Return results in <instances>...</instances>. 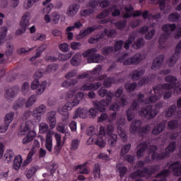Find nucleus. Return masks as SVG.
<instances>
[{
	"mask_svg": "<svg viewBox=\"0 0 181 181\" xmlns=\"http://www.w3.org/2000/svg\"><path fill=\"white\" fill-rule=\"evenodd\" d=\"M112 132H114V125L112 124H107L106 129L105 127L101 126L98 134L95 132V129L93 127H90L88 129V134L91 136L92 142H94L99 148L105 146V134L110 136V135L115 134Z\"/></svg>",
	"mask_w": 181,
	"mask_h": 181,
	"instance_id": "f257e3e1",
	"label": "nucleus"
},
{
	"mask_svg": "<svg viewBox=\"0 0 181 181\" xmlns=\"http://www.w3.org/2000/svg\"><path fill=\"white\" fill-rule=\"evenodd\" d=\"M176 149V141H172L169 144L168 146L165 148V151L160 153L156 152L158 151V146H150L148 153H151V159L153 160H163L165 158H169L170 153L175 152Z\"/></svg>",
	"mask_w": 181,
	"mask_h": 181,
	"instance_id": "f03ea898",
	"label": "nucleus"
},
{
	"mask_svg": "<svg viewBox=\"0 0 181 181\" xmlns=\"http://www.w3.org/2000/svg\"><path fill=\"white\" fill-rule=\"evenodd\" d=\"M162 107H163V102L157 103L155 105L156 109H153L152 105H148L146 107H141L139 114L140 117H142L143 118H146V119H153V118H155L156 116L158 115V113L159 112L158 110H160Z\"/></svg>",
	"mask_w": 181,
	"mask_h": 181,
	"instance_id": "7ed1b4c3",
	"label": "nucleus"
},
{
	"mask_svg": "<svg viewBox=\"0 0 181 181\" xmlns=\"http://www.w3.org/2000/svg\"><path fill=\"white\" fill-rule=\"evenodd\" d=\"M18 134L19 136H23L26 135L22 140V144H23V145H26V144L32 142L33 139L36 136V132H35V130L30 129L29 124L25 123L21 124Z\"/></svg>",
	"mask_w": 181,
	"mask_h": 181,
	"instance_id": "20e7f679",
	"label": "nucleus"
},
{
	"mask_svg": "<svg viewBox=\"0 0 181 181\" xmlns=\"http://www.w3.org/2000/svg\"><path fill=\"white\" fill-rule=\"evenodd\" d=\"M131 134H138L139 136H145L149 132V126L148 124L142 127V122L141 120H134L130 127Z\"/></svg>",
	"mask_w": 181,
	"mask_h": 181,
	"instance_id": "39448f33",
	"label": "nucleus"
},
{
	"mask_svg": "<svg viewBox=\"0 0 181 181\" xmlns=\"http://www.w3.org/2000/svg\"><path fill=\"white\" fill-rule=\"evenodd\" d=\"M175 30H176V24L175 23L173 24L167 23L162 26L163 32H165V33L166 34H162L158 40L159 49H165V43H166V40H168V37H169V35H170V30L171 32H175Z\"/></svg>",
	"mask_w": 181,
	"mask_h": 181,
	"instance_id": "423d86ee",
	"label": "nucleus"
},
{
	"mask_svg": "<svg viewBox=\"0 0 181 181\" xmlns=\"http://www.w3.org/2000/svg\"><path fill=\"white\" fill-rule=\"evenodd\" d=\"M127 56L128 54L127 53L122 54L121 57L117 58V62H118V63H123L124 66H131L132 64H139L142 61V54H141V53H137L133 57L127 59Z\"/></svg>",
	"mask_w": 181,
	"mask_h": 181,
	"instance_id": "0eeeda50",
	"label": "nucleus"
},
{
	"mask_svg": "<svg viewBox=\"0 0 181 181\" xmlns=\"http://www.w3.org/2000/svg\"><path fill=\"white\" fill-rule=\"evenodd\" d=\"M158 170H159V165H155L150 168H145L143 170H137L130 175V177L132 179H138L139 177H144L146 175L152 176V175H153V173H156Z\"/></svg>",
	"mask_w": 181,
	"mask_h": 181,
	"instance_id": "6e6552de",
	"label": "nucleus"
},
{
	"mask_svg": "<svg viewBox=\"0 0 181 181\" xmlns=\"http://www.w3.org/2000/svg\"><path fill=\"white\" fill-rule=\"evenodd\" d=\"M98 49L97 48H91L83 53V57H87L88 63H101L104 60V57L100 54H97Z\"/></svg>",
	"mask_w": 181,
	"mask_h": 181,
	"instance_id": "1a4fd4ad",
	"label": "nucleus"
},
{
	"mask_svg": "<svg viewBox=\"0 0 181 181\" xmlns=\"http://www.w3.org/2000/svg\"><path fill=\"white\" fill-rule=\"evenodd\" d=\"M164 80L169 83L157 85L153 88L154 93H158L160 91V88H163L164 90H172V88H175V87H176V81H177V78H176L175 76L168 75L165 77Z\"/></svg>",
	"mask_w": 181,
	"mask_h": 181,
	"instance_id": "9d476101",
	"label": "nucleus"
},
{
	"mask_svg": "<svg viewBox=\"0 0 181 181\" xmlns=\"http://www.w3.org/2000/svg\"><path fill=\"white\" fill-rule=\"evenodd\" d=\"M100 5V3L98 2V0H90L86 4V9L82 10L80 11L81 16H83V18H88L89 16H91V15H93L94 12H95V10L97 9V6Z\"/></svg>",
	"mask_w": 181,
	"mask_h": 181,
	"instance_id": "9b49d317",
	"label": "nucleus"
},
{
	"mask_svg": "<svg viewBox=\"0 0 181 181\" xmlns=\"http://www.w3.org/2000/svg\"><path fill=\"white\" fill-rule=\"evenodd\" d=\"M122 93H124V88L122 87L118 88V89L115 93H112V91L111 90L108 91L107 90V89L104 88H100L98 91V94L99 97H102V98L106 97V100H107V95H108V94H112L111 101H112L113 97H115V98H119V97L122 95Z\"/></svg>",
	"mask_w": 181,
	"mask_h": 181,
	"instance_id": "f8f14e48",
	"label": "nucleus"
},
{
	"mask_svg": "<svg viewBox=\"0 0 181 181\" xmlns=\"http://www.w3.org/2000/svg\"><path fill=\"white\" fill-rule=\"evenodd\" d=\"M111 93H108L107 95V99L94 102L93 105L95 110L100 112H104L105 111V107H108L111 104Z\"/></svg>",
	"mask_w": 181,
	"mask_h": 181,
	"instance_id": "ddd939ff",
	"label": "nucleus"
},
{
	"mask_svg": "<svg viewBox=\"0 0 181 181\" xmlns=\"http://www.w3.org/2000/svg\"><path fill=\"white\" fill-rule=\"evenodd\" d=\"M47 87V82L46 81H42L41 83H39V79L34 78L31 83V90H36V94L40 95L45 93V90Z\"/></svg>",
	"mask_w": 181,
	"mask_h": 181,
	"instance_id": "4468645a",
	"label": "nucleus"
},
{
	"mask_svg": "<svg viewBox=\"0 0 181 181\" xmlns=\"http://www.w3.org/2000/svg\"><path fill=\"white\" fill-rule=\"evenodd\" d=\"M138 107H139V103L138 100H134L130 106V108H129L127 111L128 121H132V119H134L135 117V112L138 111Z\"/></svg>",
	"mask_w": 181,
	"mask_h": 181,
	"instance_id": "2eb2a0df",
	"label": "nucleus"
},
{
	"mask_svg": "<svg viewBox=\"0 0 181 181\" xmlns=\"http://www.w3.org/2000/svg\"><path fill=\"white\" fill-rule=\"evenodd\" d=\"M73 54V52H71L68 54H59L58 56V60H59V62H67V60H69V59H70ZM46 60L47 62H57V57L54 56H48L47 57Z\"/></svg>",
	"mask_w": 181,
	"mask_h": 181,
	"instance_id": "dca6fc26",
	"label": "nucleus"
},
{
	"mask_svg": "<svg viewBox=\"0 0 181 181\" xmlns=\"http://www.w3.org/2000/svg\"><path fill=\"white\" fill-rule=\"evenodd\" d=\"M181 53V40L177 43L175 47V54L170 57L169 61L170 67H173L176 64V62L179 59Z\"/></svg>",
	"mask_w": 181,
	"mask_h": 181,
	"instance_id": "f3484780",
	"label": "nucleus"
},
{
	"mask_svg": "<svg viewBox=\"0 0 181 181\" xmlns=\"http://www.w3.org/2000/svg\"><path fill=\"white\" fill-rule=\"evenodd\" d=\"M158 100H159V97L156 95L146 98L145 100V95L142 93H139L137 98L138 103H146V104H153L156 103Z\"/></svg>",
	"mask_w": 181,
	"mask_h": 181,
	"instance_id": "a211bd4d",
	"label": "nucleus"
},
{
	"mask_svg": "<svg viewBox=\"0 0 181 181\" xmlns=\"http://www.w3.org/2000/svg\"><path fill=\"white\" fill-rule=\"evenodd\" d=\"M101 86H103L101 82L86 83L81 87V91H91V90L95 91L98 90Z\"/></svg>",
	"mask_w": 181,
	"mask_h": 181,
	"instance_id": "6ab92c4d",
	"label": "nucleus"
},
{
	"mask_svg": "<svg viewBox=\"0 0 181 181\" xmlns=\"http://www.w3.org/2000/svg\"><path fill=\"white\" fill-rule=\"evenodd\" d=\"M45 112H46V105H40L33 111L32 115L33 118H35L37 121H40V119H42V115H43Z\"/></svg>",
	"mask_w": 181,
	"mask_h": 181,
	"instance_id": "aec40b11",
	"label": "nucleus"
},
{
	"mask_svg": "<svg viewBox=\"0 0 181 181\" xmlns=\"http://www.w3.org/2000/svg\"><path fill=\"white\" fill-rule=\"evenodd\" d=\"M105 35H107V28H105L103 32L97 34L95 37H90L88 39V43L95 45V43H98L100 40H103L105 38Z\"/></svg>",
	"mask_w": 181,
	"mask_h": 181,
	"instance_id": "412c9836",
	"label": "nucleus"
},
{
	"mask_svg": "<svg viewBox=\"0 0 181 181\" xmlns=\"http://www.w3.org/2000/svg\"><path fill=\"white\" fill-rule=\"evenodd\" d=\"M180 160H177L170 164L168 169L172 170L174 173V176L181 175V164Z\"/></svg>",
	"mask_w": 181,
	"mask_h": 181,
	"instance_id": "4be33fe9",
	"label": "nucleus"
},
{
	"mask_svg": "<svg viewBox=\"0 0 181 181\" xmlns=\"http://www.w3.org/2000/svg\"><path fill=\"white\" fill-rule=\"evenodd\" d=\"M79 9H80L79 4L76 3L74 4H71L66 9V15L70 18H73V16H76V15H77Z\"/></svg>",
	"mask_w": 181,
	"mask_h": 181,
	"instance_id": "5701e85b",
	"label": "nucleus"
},
{
	"mask_svg": "<svg viewBox=\"0 0 181 181\" xmlns=\"http://www.w3.org/2000/svg\"><path fill=\"white\" fill-rule=\"evenodd\" d=\"M18 93H19V87L18 86H14L6 90L4 95L5 98L11 100V98H13V97H16L18 95Z\"/></svg>",
	"mask_w": 181,
	"mask_h": 181,
	"instance_id": "b1692460",
	"label": "nucleus"
},
{
	"mask_svg": "<svg viewBox=\"0 0 181 181\" xmlns=\"http://www.w3.org/2000/svg\"><path fill=\"white\" fill-rule=\"evenodd\" d=\"M100 28H101V25H95L88 27L83 31H80L79 36L81 37H86V36H88V35H91L93 32H95V30H98Z\"/></svg>",
	"mask_w": 181,
	"mask_h": 181,
	"instance_id": "393cba45",
	"label": "nucleus"
},
{
	"mask_svg": "<svg viewBox=\"0 0 181 181\" xmlns=\"http://www.w3.org/2000/svg\"><path fill=\"white\" fill-rule=\"evenodd\" d=\"M163 60H165V56H163V54L159 55L158 57L154 59L151 66L152 70H159V69L162 67Z\"/></svg>",
	"mask_w": 181,
	"mask_h": 181,
	"instance_id": "a878e982",
	"label": "nucleus"
},
{
	"mask_svg": "<svg viewBox=\"0 0 181 181\" xmlns=\"http://www.w3.org/2000/svg\"><path fill=\"white\" fill-rule=\"evenodd\" d=\"M88 114V110L87 108L78 107L76 112L74 115L73 116V119H77V118H82L83 119H86L87 115Z\"/></svg>",
	"mask_w": 181,
	"mask_h": 181,
	"instance_id": "bb28decb",
	"label": "nucleus"
},
{
	"mask_svg": "<svg viewBox=\"0 0 181 181\" xmlns=\"http://www.w3.org/2000/svg\"><path fill=\"white\" fill-rule=\"evenodd\" d=\"M47 122L51 129L56 128L57 124V121L56 120V112L52 111L47 114Z\"/></svg>",
	"mask_w": 181,
	"mask_h": 181,
	"instance_id": "cd10ccee",
	"label": "nucleus"
},
{
	"mask_svg": "<svg viewBox=\"0 0 181 181\" xmlns=\"http://www.w3.org/2000/svg\"><path fill=\"white\" fill-rule=\"evenodd\" d=\"M30 19V13L26 12L23 16L21 21L20 22L21 27L23 29V30H26V28L29 25H30V23L29 22Z\"/></svg>",
	"mask_w": 181,
	"mask_h": 181,
	"instance_id": "c85d7f7f",
	"label": "nucleus"
},
{
	"mask_svg": "<svg viewBox=\"0 0 181 181\" xmlns=\"http://www.w3.org/2000/svg\"><path fill=\"white\" fill-rule=\"evenodd\" d=\"M69 111H70V110H63V107L59 111V114L61 115H62V123H61V124H63L64 125H65V127H67V125H69V124L70 122L69 120V118L70 117Z\"/></svg>",
	"mask_w": 181,
	"mask_h": 181,
	"instance_id": "c756f323",
	"label": "nucleus"
},
{
	"mask_svg": "<svg viewBox=\"0 0 181 181\" xmlns=\"http://www.w3.org/2000/svg\"><path fill=\"white\" fill-rule=\"evenodd\" d=\"M46 49H47V45L46 44H42L41 46H40L37 49L35 56L32 57L30 59V62H35V60H36L37 57H40V56H42V53H43V52L45 51Z\"/></svg>",
	"mask_w": 181,
	"mask_h": 181,
	"instance_id": "7c9ffc66",
	"label": "nucleus"
},
{
	"mask_svg": "<svg viewBox=\"0 0 181 181\" xmlns=\"http://www.w3.org/2000/svg\"><path fill=\"white\" fill-rule=\"evenodd\" d=\"M137 158H142V156H144V153L148 149V144H146V142H142L137 146Z\"/></svg>",
	"mask_w": 181,
	"mask_h": 181,
	"instance_id": "2f4dec72",
	"label": "nucleus"
},
{
	"mask_svg": "<svg viewBox=\"0 0 181 181\" xmlns=\"http://www.w3.org/2000/svg\"><path fill=\"white\" fill-rule=\"evenodd\" d=\"M55 138L57 141V146L54 148V153L55 155H59L60 151H62V135L56 134Z\"/></svg>",
	"mask_w": 181,
	"mask_h": 181,
	"instance_id": "473e14b6",
	"label": "nucleus"
},
{
	"mask_svg": "<svg viewBox=\"0 0 181 181\" xmlns=\"http://www.w3.org/2000/svg\"><path fill=\"white\" fill-rule=\"evenodd\" d=\"M45 148L48 152L53 151V137L49 134H47L46 136Z\"/></svg>",
	"mask_w": 181,
	"mask_h": 181,
	"instance_id": "72a5a7b5",
	"label": "nucleus"
},
{
	"mask_svg": "<svg viewBox=\"0 0 181 181\" xmlns=\"http://www.w3.org/2000/svg\"><path fill=\"white\" fill-rule=\"evenodd\" d=\"M78 104H80V99H77L75 97L72 102L66 103L65 105L62 107V108L63 110H68V111H71L73 107H76V105H78Z\"/></svg>",
	"mask_w": 181,
	"mask_h": 181,
	"instance_id": "f704fd0d",
	"label": "nucleus"
},
{
	"mask_svg": "<svg viewBox=\"0 0 181 181\" xmlns=\"http://www.w3.org/2000/svg\"><path fill=\"white\" fill-rule=\"evenodd\" d=\"M22 162H23V159H22V156L21 155L16 156L14 158L13 168L15 170H19V169H21Z\"/></svg>",
	"mask_w": 181,
	"mask_h": 181,
	"instance_id": "c9c22d12",
	"label": "nucleus"
},
{
	"mask_svg": "<svg viewBox=\"0 0 181 181\" xmlns=\"http://www.w3.org/2000/svg\"><path fill=\"white\" fill-rule=\"evenodd\" d=\"M8 35V28L7 27H1L0 28V46L3 43L6 42V36Z\"/></svg>",
	"mask_w": 181,
	"mask_h": 181,
	"instance_id": "e433bc0d",
	"label": "nucleus"
},
{
	"mask_svg": "<svg viewBox=\"0 0 181 181\" xmlns=\"http://www.w3.org/2000/svg\"><path fill=\"white\" fill-rule=\"evenodd\" d=\"M118 139V136L117 134H110L108 136L107 144L110 148H114L117 145V141Z\"/></svg>",
	"mask_w": 181,
	"mask_h": 181,
	"instance_id": "4c0bfd02",
	"label": "nucleus"
},
{
	"mask_svg": "<svg viewBox=\"0 0 181 181\" xmlns=\"http://www.w3.org/2000/svg\"><path fill=\"white\" fill-rule=\"evenodd\" d=\"M165 128H166L165 123H159L152 130L153 135H159L160 132H162Z\"/></svg>",
	"mask_w": 181,
	"mask_h": 181,
	"instance_id": "58836bf2",
	"label": "nucleus"
},
{
	"mask_svg": "<svg viewBox=\"0 0 181 181\" xmlns=\"http://www.w3.org/2000/svg\"><path fill=\"white\" fill-rule=\"evenodd\" d=\"M124 11L126 13L123 14V18L124 19H129V18H132V11H134V6L132 4L129 5V6H124Z\"/></svg>",
	"mask_w": 181,
	"mask_h": 181,
	"instance_id": "ea45409f",
	"label": "nucleus"
},
{
	"mask_svg": "<svg viewBox=\"0 0 181 181\" xmlns=\"http://www.w3.org/2000/svg\"><path fill=\"white\" fill-rule=\"evenodd\" d=\"M115 81H117L115 77L109 76L103 81V86L106 88H110V87H111L112 84H115Z\"/></svg>",
	"mask_w": 181,
	"mask_h": 181,
	"instance_id": "a19ab883",
	"label": "nucleus"
},
{
	"mask_svg": "<svg viewBox=\"0 0 181 181\" xmlns=\"http://www.w3.org/2000/svg\"><path fill=\"white\" fill-rule=\"evenodd\" d=\"M15 117V113L10 112L7 113L4 117V124L5 125L10 126L13 121V117Z\"/></svg>",
	"mask_w": 181,
	"mask_h": 181,
	"instance_id": "79ce46f5",
	"label": "nucleus"
},
{
	"mask_svg": "<svg viewBox=\"0 0 181 181\" xmlns=\"http://www.w3.org/2000/svg\"><path fill=\"white\" fill-rule=\"evenodd\" d=\"M15 157V153L12 150H7L4 156V159L6 162H11L13 160V158Z\"/></svg>",
	"mask_w": 181,
	"mask_h": 181,
	"instance_id": "37998d69",
	"label": "nucleus"
},
{
	"mask_svg": "<svg viewBox=\"0 0 181 181\" xmlns=\"http://www.w3.org/2000/svg\"><path fill=\"white\" fill-rule=\"evenodd\" d=\"M176 112V105H172L165 110V117L169 118Z\"/></svg>",
	"mask_w": 181,
	"mask_h": 181,
	"instance_id": "c03bdc74",
	"label": "nucleus"
},
{
	"mask_svg": "<svg viewBox=\"0 0 181 181\" xmlns=\"http://www.w3.org/2000/svg\"><path fill=\"white\" fill-rule=\"evenodd\" d=\"M36 100H37L36 95H31L25 103V107L30 108V107H32V105L36 103Z\"/></svg>",
	"mask_w": 181,
	"mask_h": 181,
	"instance_id": "a18cd8bd",
	"label": "nucleus"
},
{
	"mask_svg": "<svg viewBox=\"0 0 181 181\" xmlns=\"http://www.w3.org/2000/svg\"><path fill=\"white\" fill-rule=\"evenodd\" d=\"M131 146H132L131 144L123 145L121 148L120 156H125L131 151Z\"/></svg>",
	"mask_w": 181,
	"mask_h": 181,
	"instance_id": "49530a36",
	"label": "nucleus"
},
{
	"mask_svg": "<svg viewBox=\"0 0 181 181\" xmlns=\"http://www.w3.org/2000/svg\"><path fill=\"white\" fill-rule=\"evenodd\" d=\"M35 153H36V149L35 148H32L28 153L26 160L24 161V165H28V163H30L32 158Z\"/></svg>",
	"mask_w": 181,
	"mask_h": 181,
	"instance_id": "de8ad7c7",
	"label": "nucleus"
},
{
	"mask_svg": "<svg viewBox=\"0 0 181 181\" xmlns=\"http://www.w3.org/2000/svg\"><path fill=\"white\" fill-rule=\"evenodd\" d=\"M36 172H37V167H31L26 172L25 176L28 179H32V177L35 173H36Z\"/></svg>",
	"mask_w": 181,
	"mask_h": 181,
	"instance_id": "09e8293b",
	"label": "nucleus"
},
{
	"mask_svg": "<svg viewBox=\"0 0 181 181\" xmlns=\"http://www.w3.org/2000/svg\"><path fill=\"white\" fill-rule=\"evenodd\" d=\"M80 54H75L73 57L71 59V64L72 66H75L77 67V66L80 65Z\"/></svg>",
	"mask_w": 181,
	"mask_h": 181,
	"instance_id": "8fccbe9b",
	"label": "nucleus"
},
{
	"mask_svg": "<svg viewBox=\"0 0 181 181\" xmlns=\"http://www.w3.org/2000/svg\"><path fill=\"white\" fill-rule=\"evenodd\" d=\"M179 19H180V14L177 12L172 13L168 16L170 22H177Z\"/></svg>",
	"mask_w": 181,
	"mask_h": 181,
	"instance_id": "3c124183",
	"label": "nucleus"
},
{
	"mask_svg": "<svg viewBox=\"0 0 181 181\" xmlns=\"http://www.w3.org/2000/svg\"><path fill=\"white\" fill-rule=\"evenodd\" d=\"M24 98H19L17 101H16L13 105V110H18V108H22L23 107V104H25Z\"/></svg>",
	"mask_w": 181,
	"mask_h": 181,
	"instance_id": "603ef678",
	"label": "nucleus"
},
{
	"mask_svg": "<svg viewBox=\"0 0 181 181\" xmlns=\"http://www.w3.org/2000/svg\"><path fill=\"white\" fill-rule=\"evenodd\" d=\"M109 11L112 12V16H114V18L119 16V15H121V10H119V8H117V6L115 5L109 8Z\"/></svg>",
	"mask_w": 181,
	"mask_h": 181,
	"instance_id": "864d4df0",
	"label": "nucleus"
},
{
	"mask_svg": "<svg viewBox=\"0 0 181 181\" xmlns=\"http://www.w3.org/2000/svg\"><path fill=\"white\" fill-rule=\"evenodd\" d=\"M73 170H74L75 172H78L79 173H87V168H86V166L84 165H78L74 167Z\"/></svg>",
	"mask_w": 181,
	"mask_h": 181,
	"instance_id": "5fc2aeb1",
	"label": "nucleus"
},
{
	"mask_svg": "<svg viewBox=\"0 0 181 181\" xmlns=\"http://www.w3.org/2000/svg\"><path fill=\"white\" fill-rule=\"evenodd\" d=\"M135 41V35H130L127 40L125 41L124 47L126 50L129 49V45H132V42Z\"/></svg>",
	"mask_w": 181,
	"mask_h": 181,
	"instance_id": "6e6d98bb",
	"label": "nucleus"
},
{
	"mask_svg": "<svg viewBox=\"0 0 181 181\" xmlns=\"http://www.w3.org/2000/svg\"><path fill=\"white\" fill-rule=\"evenodd\" d=\"M145 45V40H144V38L140 37L139 38V40H136V42H135L133 44V47L134 49H141V47H142V46Z\"/></svg>",
	"mask_w": 181,
	"mask_h": 181,
	"instance_id": "4d7b16f0",
	"label": "nucleus"
},
{
	"mask_svg": "<svg viewBox=\"0 0 181 181\" xmlns=\"http://www.w3.org/2000/svg\"><path fill=\"white\" fill-rule=\"evenodd\" d=\"M136 86H138L136 82H133L132 83H126L124 88L127 93H132L136 88Z\"/></svg>",
	"mask_w": 181,
	"mask_h": 181,
	"instance_id": "13d9d810",
	"label": "nucleus"
},
{
	"mask_svg": "<svg viewBox=\"0 0 181 181\" xmlns=\"http://www.w3.org/2000/svg\"><path fill=\"white\" fill-rule=\"evenodd\" d=\"M112 52H114V47L112 46L105 47L102 49V54L103 56H109Z\"/></svg>",
	"mask_w": 181,
	"mask_h": 181,
	"instance_id": "bf43d9fd",
	"label": "nucleus"
},
{
	"mask_svg": "<svg viewBox=\"0 0 181 181\" xmlns=\"http://www.w3.org/2000/svg\"><path fill=\"white\" fill-rule=\"evenodd\" d=\"M153 4H158L160 11H165L166 0H151Z\"/></svg>",
	"mask_w": 181,
	"mask_h": 181,
	"instance_id": "052dcab7",
	"label": "nucleus"
},
{
	"mask_svg": "<svg viewBox=\"0 0 181 181\" xmlns=\"http://www.w3.org/2000/svg\"><path fill=\"white\" fill-rule=\"evenodd\" d=\"M124 46V40H119L115 42L114 45V52H119L122 47Z\"/></svg>",
	"mask_w": 181,
	"mask_h": 181,
	"instance_id": "680f3d73",
	"label": "nucleus"
},
{
	"mask_svg": "<svg viewBox=\"0 0 181 181\" xmlns=\"http://www.w3.org/2000/svg\"><path fill=\"white\" fill-rule=\"evenodd\" d=\"M101 173V169L100 164L97 163L95 165L93 168V176L95 179H97V177H100V175Z\"/></svg>",
	"mask_w": 181,
	"mask_h": 181,
	"instance_id": "e2e57ef3",
	"label": "nucleus"
},
{
	"mask_svg": "<svg viewBox=\"0 0 181 181\" xmlns=\"http://www.w3.org/2000/svg\"><path fill=\"white\" fill-rule=\"evenodd\" d=\"M117 132L120 138L122 139V141L125 142L127 141V134H125V130L121 127H117Z\"/></svg>",
	"mask_w": 181,
	"mask_h": 181,
	"instance_id": "0e129e2a",
	"label": "nucleus"
},
{
	"mask_svg": "<svg viewBox=\"0 0 181 181\" xmlns=\"http://www.w3.org/2000/svg\"><path fill=\"white\" fill-rule=\"evenodd\" d=\"M127 26V20L117 21L115 23V28L119 30H122Z\"/></svg>",
	"mask_w": 181,
	"mask_h": 181,
	"instance_id": "69168bd1",
	"label": "nucleus"
},
{
	"mask_svg": "<svg viewBox=\"0 0 181 181\" xmlns=\"http://www.w3.org/2000/svg\"><path fill=\"white\" fill-rule=\"evenodd\" d=\"M40 134H46L49 131V125L46 123H40L39 126Z\"/></svg>",
	"mask_w": 181,
	"mask_h": 181,
	"instance_id": "338daca9",
	"label": "nucleus"
},
{
	"mask_svg": "<svg viewBox=\"0 0 181 181\" xmlns=\"http://www.w3.org/2000/svg\"><path fill=\"white\" fill-rule=\"evenodd\" d=\"M78 145H80V140L74 139L71 142V151H76L78 148Z\"/></svg>",
	"mask_w": 181,
	"mask_h": 181,
	"instance_id": "774afa93",
	"label": "nucleus"
}]
</instances>
